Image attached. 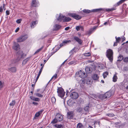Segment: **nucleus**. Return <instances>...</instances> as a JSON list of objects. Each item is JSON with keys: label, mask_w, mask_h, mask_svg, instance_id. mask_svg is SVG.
Instances as JSON below:
<instances>
[{"label": "nucleus", "mask_w": 128, "mask_h": 128, "mask_svg": "<svg viewBox=\"0 0 128 128\" xmlns=\"http://www.w3.org/2000/svg\"><path fill=\"white\" fill-rule=\"evenodd\" d=\"M56 17L58 20L59 22H60L63 20L64 22H67L71 20L70 18L68 17H66L64 16H63L61 14H60V15L57 14L56 16Z\"/></svg>", "instance_id": "nucleus-1"}, {"label": "nucleus", "mask_w": 128, "mask_h": 128, "mask_svg": "<svg viewBox=\"0 0 128 128\" xmlns=\"http://www.w3.org/2000/svg\"><path fill=\"white\" fill-rule=\"evenodd\" d=\"M114 94L113 91H110L106 92L104 94L100 95V97L101 99L103 100L107 98H109Z\"/></svg>", "instance_id": "nucleus-2"}, {"label": "nucleus", "mask_w": 128, "mask_h": 128, "mask_svg": "<svg viewBox=\"0 0 128 128\" xmlns=\"http://www.w3.org/2000/svg\"><path fill=\"white\" fill-rule=\"evenodd\" d=\"M17 56H18L17 58L15 60H13L12 63L14 64L18 61L21 58H24V54L22 50H20L17 52Z\"/></svg>", "instance_id": "nucleus-3"}, {"label": "nucleus", "mask_w": 128, "mask_h": 128, "mask_svg": "<svg viewBox=\"0 0 128 128\" xmlns=\"http://www.w3.org/2000/svg\"><path fill=\"white\" fill-rule=\"evenodd\" d=\"M78 74L79 76L82 78L80 80V82L82 84H84L85 82L84 78L86 77V74L82 70H80L78 72Z\"/></svg>", "instance_id": "nucleus-4"}, {"label": "nucleus", "mask_w": 128, "mask_h": 128, "mask_svg": "<svg viewBox=\"0 0 128 128\" xmlns=\"http://www.w3.org/2000/svg\"><path fill=\"white\" fill-rule=\"evenodd\" d=\"M113 54L112 50L109 49L107 50L106 56L111 62H112L113 60Z\"/></svg>", "instance_id": "nucleus-5"}, {"label": "nucleus", "mask_w": 128, "mask_h": 128, "mask_svg": "<svg viewBox=\"0 0 128 128\" xmlns=\"http://www.w3.org/2000/svg\"><path fill=\"white\" fill-rule=\"evenodd\" d=\"M57 92L58 96L62 98L64 97L65 93L64 89L61 87L58 88Z\"/></svg>", "instance_id": "nucleus-6"}, {"label": "nucleus", "mask_w": 128, "mask_h": 128, "mask_svg": "<svg viewBox=\"0 0 128 128\" xmlns=\"http://www.w3.org/2000/svg\"><path fill=\"white\" fill-rule=\"evenodd\" d=\"M103 10L102 9V8H99V9H94L92 10H86L84 9L83 10V12H84L85 13H89L91 12H99Z\"/></svg>", "instance_id": "nucleus-7"}, {"label": "nucleus", "mask_w": 128, "mask_h": 128, "mask_svg": "<svg viewBox=\"0 0 128 128\" xmlns=\"http://www.w3.org/2000/svg\"><path fill=\"white\" fill-rule=\"evenodd\" d=\"M69 15L76 20H79L81 18V16L75 14H70Z\"/></svg>", "instance_id": "nucleus-8"}, {"label": "nucleus", "mask_w": 128, "mask_h": 128, "mask_svg": "<svg viewBox=\"0 0 128 128\" xmlns=\"http://www.w3.org/2000/svg\"><path fill=\"white\" fill-rule=\"evenodd\" d=\"M97 27V26H94L93 28H91L88 31L86 32V34L90 35L96 30Z\"/></svg>", "instance_id": "nucleus-9"}, {"label": "nucleus", "mask_w": 128, "mask_h": 128, "mask_svg": "<svg viewBox=\"0 0 128 128\" xmlns=\"http://www.w3.org/2000/svg\"><path fill=\"white\" fill-rule=\"evenodd\" d=\"M70 96L73 99H76L78 98L79 95L77 92H73L71 94Z\"/></svg>", "instance_id": "nucleus-10"}, {"label": "nucleus", "mask_w": 128, "mask_h": 128, "mask_svg": "<svg viewBox=\"0 0 128 128\" xmlns=\"http://www.w3.org/2000/svg\"><path fill=\"white\" fill-rule=\"evenodd\" d=\"M56 118L58 121H62L63 118V116L59 113H57L56 115Z\"/></svg>", "instance_id": "nucleus-11"}, {"label": "nucleus", "mask_w": 128, "mask_h": 128, "mask_svg": "<svg viewBox=\"0 0 128 128\" xmlns=\"http://www.w3.org/2000/svg\"><path fill=\"white\" fill-rule=\"evenodd\" d=\"M74 115V112L72 111L69 112H67V117L68 118L70 119H72Z\"/></svg>", "instance_id": "nucleus-12"}, {"label": "nucleus", "mask_w": 128, "mask_h": 128, "mask_svg": "<svg viewBox=\"0 0 128 128\" xmlns=\"http://www.w3.org/2000/svg\"><path fill=\"white\" fill-rule=\"evenodd\" d=\"M13 48L16 50H18L20 49V48L19 44L17 43L14 42L13 46Z\"/></svg>", "instance_id": "nucleus-13"}, {"label": "nucleus", "mask_w": 128, "mask_h": 128, "mask_svg": "<svg viewBox=\"0 0 128 128\" xmlns=\"http://www.w3.org/2000/svg\"><path fill=\"white\" fill-rule=\"evenodd\" d=\"M44 110L43 109H42L39 111L38 112H36L35 114L34 118V119H36V118L39 117L40 115L42 114Z\"/></svg>", "instance_id": "nucleus-14"}, {"label": "nucleus", "mask_w": 128, "mask_h": 128, "mask_svg": "<svg viewBox=\"0 0 128 128\" xmlns=\"http://www.w3.org/2000/svg\"><path fill=\"white\" fill-rule=\"evenodd\" d=\"M39 5L38 0H33L32 2V6L34 7L38 6Z\"/></svg>", "instance_id": "nucleus-15"}, {"label": "nucleus", "mask_w": 128, "mask_h": 128, "mask_svg": "<svg viewBox=\"0 0 128 128\" xmlns=\"http://www.w3.org/2000/svg\"><path fill=\"white\" fill-rule=\"evenodd\" d=\"M71 42L70 40H64L62 41V43L60 45V47L65 45L66 44H68Z\"/></svg>", "instance_id": "nucleus-16"}, {"label": "nucleus", "mask_w": 128, "mask_h": 128, "mask_svg": "<svg viewBox=\"0 0 128 128\" xmlns=\"http://www.w3.org/2000/svg\"><path fill=\"white\" fill-rule=\"evenodd\" d=\"M30 98L32 100L36 102H39L40 100V99L38 98L35 97L33 96H30Z\"/></svg>", "instance_id": "nucleus-17"}, {"label": "nucleus", "mask_w": 128, "mask_h": 128, "mask_svg": "<svg viewBox=\"0 0 128 128\" xmlns=\"http://www.w3.org/2000/svg\"><path fill=\"white\" fill-rule=\"evenodd\" d=\"M61 27V26L60 25L55 24L53 30H56L60 29Z\"/></svg>", "instance_id": "nucleus-18"}, {"label": "nucleus", "mask_w": 128, "mask_h": 128, "mask_svg": "<svg viewBox=\"0 0 128 128\" xmlns=\"http://www.w3.org/2000/svg\"><path fill=\"white\" fill-rule=\"evenodd\" d=\"M8 71L12 72H16V67H12L8 69Z\"/></svg>", "instance_id": "nucleus-19"}, {"label": "nucleus", "mask_w": 128, "mask_h": 128, "mask_svg": "<svg viewBox=\"0 0 128 128\" xmlns=\"http://www.w3.org/2000/svg\"><path fill=\"white\" fill-rule=\"evenodd\" d=\"M86 72V73H90L92 72V69L89 67L86 66L85 69Z\"/></svg>", "instance_id": "nucleus-20"}, {"label": "nucleus", "mask_w": 128, "mask_h": 128, "mask_svg": "<svg viewBox=\"0 0 128 128\" xmlns=\"http://www.w3.org/2000/svg\"><path fill=\"white\" fill-rule=\"evenodd\" d=\"M74 39L76 42H77L80 44H81L82 43V40L80 39L77 36H74Z\"/></svg>", "instance_id": "nucleus-21"}, {"label": "nucleus", "mask_w": 128, "mask_h": 128, "mask_svg": "<svg viewBox=\"0 0 128 128\" xmlns=\"http://www.w3.org/2000/svg\"><path fill=\"white\" fill-rule=\"evenodd\" d=\"M37 23L38 22L37 21L32 22L30 24V26L31 28H33Z\"/></svg>", "instance_id": "nucleus-22"}, {"label": "nucleus", "mask_w": 128, "mask_h": 128, "mask_svg": "<svg viewBox=\"0 0 128 128\" xmlns=\"http://www.w3.org/2000/svg\"><path fill=\"white\" fill-rule=\"evenodd\" d=\"M117 73H116L114 75L113 77L112 78V81L114 82H116L118 79V78L117 76Z\"/></svg>", "instance_id": "nucleus-23"}, {"label": "nucleus", "mask_w": 128, "mask_h": 128, "mask_svg": "<svg viewBox=\"0 0 128 128\" xmlns=\"http://www.w3.org/2000/svg\"><path fill=\"white\" fill-rule=\"evenodd\" d=\"M16 40L17 42H21L24 41V40H23L22 38V36L17 38Z\"/></svg>", "instance_id": "nucleus-24"}, {"label": "nucleus", "mask_w": 128, "mask_h": 128, "mask_svg": "<svg viewBox=\"0 0 128 128\" xmlns=\"http://www.w3.org/2000/svg\"><path fill=\"white\" fill-rule=\"evenodd\" d=\"M34 94L36 96L40 98H42L43 96V95L41 94H40L38 93H36Z\"/></svg>", "instance_id": "nucleus-25"}, {"label": "nucleus", "mask_w": 128, "mask_h": 128, "mask_svg": "<svg viewBox=\"0 0 128 128\" xmlns=\"http://www.w3.org/2000/svg\"><path fill=\"white\" fill-rule=\"evenodd\" d=\"M123 59V57L122 55L120 54L119 56L118 57V60L117 61H120Z\"/></svg>", "instance_id": "nucleus-26"}, {"label": "nucleus", "mask_w": 128, "mask_h": 128, "mask_svg": "<svg viewBox=\"0 0 128 128\" xmlns=\"http://www.w3.org/2000/svg\"><path fill=\"white\" fill-rule=\"evenodd\" d=\"M92 78L94 80H97L98 78V76L97 74H94L92 76Z\"/></svg>", "instance_id": "nucleus-27"}, {"label": "nucleus", "mask_w": 128, "mask_h": 128, "mask_svg": "<svg viewBox=\"0 0 128 128\" xmlns=\"http://www.w3.org/2000/svg\"><path fill=\"white\" fill-rule=\"evenodd\" d=\"M83 127L82 124L80 123L78 124L76 126V128H83Z\"/></svg>", "instance_id": "nucleus-28"}, {"label": "nucleus", "mask_w": 128, "mask_h": 128, "mask_svg": "<svg viewBox=\"0 0 128 128\" xmlns=\"http://www.w3.org/2000/svg\"><path fill=\"white\" fill-rule=\"evenodd\" d=\"M21 36L23 40H24V41L28 37V36L27 34L22 35Z\"/></svg>", "instance_id": "nucleus-29"}, {"label": "nucleus", "mask_w": 128, "mask_h": 128, "mask_svg": "<svg viewBox=\"0 0 128 128\" xmlns=\"http://www.w3.org/2000/svg\"><path fill=\"white\" fill-rule=\"evenodd\" d=\"M128 85V83L127 82H123L122 84L123 87H124V88Z\"/></svg>", "instance_id": "nucleus-30"}, {"label": "nucleus", "mask_w": 128, "mask_h": 128, "mask_svg": "<svg viewBox=\"0 0 128 128\" xmlns=\"http://www.w3.org/2000/svg\"><path fill=\"white\" fill-rule=\"evenodd\" d=\"M30 59V58L29 57L25 59L23 61V64H25L27 62L28 60Z\"/></svg>", "instance_id": "nucleus-31"}, {"label": "nucleus", "mask_w": 128, "mask_h": 128, "mask_svg": "<svg viewBox=\"0 0 128 128\" xmlns=\"http://www.w3.org/2000/svg\"><path fill=\"white\" fill-rule=\"evenodd\" d=\"M43 48V47L42 46V47H41L40 48L38 49L35 52V53L34 54H36L38 53Z\"/></svg>", "instance_id": "nucleus-32"}, {"label": "nucleus", "mask_w": 128, "mask_h": 128, "mask_svg": "<svg viewBox=\"0 0 128 128\" xmlns=\"http://www.w3.org/2000/svg\"><path fill=\"white\" fill-rule=\"evenodd\" d=\"M15 104V102L14 100H12L10 104L9 105L10 106H13Z\"/></svg>", "instance_id": "nucleus-33"}, {"label": "nucleus", "mask_w": 128, "mask_h": 128, "mask_svg": "<svg viewBox=\"0 0 128 128\" xmlns=\"http://www.w3.org/2000/svg\"><path fill=\"white\" fill-rule=\"evenodd\" d=\"M54 126L58 128H61L63 127V126L62 124H56L54 125Z\"/></svg>", "instance_id": "nucleus-34"}, {"label": "nucleus", "mask_w": 128, "mask_h": 128, "mask_svg": "<svg viewBox=\"0 0 128 128\" xmlns=\"http://www.w3.org/2000/svg\"><path fill=\"white\" fill-rule=\"evenodd\" d=\"M84 55L85 56L89 57L90 56L91 54L90 52H88L84 54Z\"/></svg>", "instance_id": "nucleus-35"}, {"label": "nucleus", "mask_w": 128, "mask_h": 128, "mask_svg": "<svg viewBox=\"0 0 128 128\" xmlns=\"http://www.w3.org/2000/svg\"><path fill=\"white\" fill-rule=\"evenodd\" d=\"M58 121L57 119L56 118L53 119V120L51 122L52 124H54L56 123Z\"/></svg>", "instance_id": "nucleus-36"}, {"label": "nucleus", "mask_w": 128, "mask_h": 128, "mask_svg": "<svg viewBox=\"0 0 128 128\" xmlns=\"http://www.w3.org/2000/svg\"><path fill=\"white\" fill-rule=\"evenodd\" d=\"M51 100L52 103H55L56 101V98L54 97H52L51 98Z\"/></svg>", "instance_id": "nucleus-37"}, {"label": "nucleus", "mask_w": 128, "mask_h": 128, "mask_svg": "<svg viewBox=\"0 0 128 128\" xmlns=\"http://www.w3.org/2000/svg\"><path fill=\"white\" fill-rule=\"evenodd\" d=\"M108 74V73L107 72H104L103 74V76L104 78H106L107 75Z\"/></svg>", "instance_id": "nucleus-38"}, {"label": "nucleus", "mask_w": 128, "mask_h": 128, "mask_svg": "<svg viewBox=\"0 0 128 128\" xmlns=\"http://www.w3.org/2000/svg\"><path fill=\"white\" fill-rule=\"evenodd\" d=\"M115 38L116 39V42H119L122 39V38H120L119 37L117 38L116 36Z\"/></svg>", "instance_id": "nucleus-39"}, {"label": "nucleus", "mask_w": 128, "mask_h": 128, "mask_svg": "<svg viewBox=\"0 0 128 128\" xmlns=\"http://www.w3.org/2000/svg\"><path fill=\"white\" fill-rule=\"evenodd\" d=\"M4 86V82L0 81V90L1 88H3Z\"/></svg>", "instance_id": "nucleus-40"}, {"label": "nucleus", "mask_w": 128, "mask_h": 128, "mask_svg": "<svg viewBox=\"0 0 128 128\" xmlns=\"http://www.w3.org/2000/svg\"><path fill=\"white\" fill-rule=\"evenodd\" d=\"M82 110V108L80 107H78L76 109V111L78 112H80Z\"/></svg>", "instance_id": "nucleus-41"}, {"label": "nucleus", "mask_w": 128, "mask_h": 128, "mask_svg": "<svg viewBox=\"0 0 128 128\" xmlns=\"http://www.w3.org/2000/svg\"><path fill=\"white\" fill-rule=\"evenodd\" d=\"M76 62V60H74V61H71L69 62V64H75Z\"/></svg>", "instance_id": "nucleus-42"}, {"label": "nucleus", "mask_w": 128, "mask_h": 128, "mask_svg": "<svg viewBox=\"0 0 128 128\" xmlns=\"http://www.w3.org/2000/svg\"><path fill=\"white\" fill-rule=\"evenodd\" d=\"M57 74H56L54 75L51 79V80L54 79L55 80L57 78Z\"/></svg>", "instance_id": "nucleus-43"}, {"label": "nucleus", "mask_w": 128, "mask_h": 128, "mask_svg": "<svg viewBox=\"0 0 128 128\" xmlns=\"http://www.w3.org/2000/svg\"><path fill=\"white\" fill-rule=\"evenodd\" d=\"M4 4L3 5V6L2 7V6H1L0 7V13H2L3 11V8H4Z\"/></svg>", "instance_id": "nucleus-44"}, {"label": "nucleus", "mask_w": 128, "mask_h": 128, "mask_svg": "<svg viewBox=\"0 0 128 128\" xmlns=\"http://www.w3.org/2000/svg\"><path fill=\"white\" fill-rule=\"evenodd\" d=\"M106 115L109 117H112L114 115L113 114H106Z\"/></svg>", "instance_id": "nucleus-45"}, {"label": "nucleus", "mask_w": 128, "mask_h": 128, "mask_svg": "<svg viewBox=\"0 0 128 128\" xmlns=\"http://www.w3.org/2000/svg\"><path fill=\"white\" fill-rule=\"evenodd\" d=\"M89 108L88 106H86L84 108V110L85 111L88 112V110Z\"/></svg>", "instance_id": "nucleus-46"}, {"label": "nucleus", "mask_w": 128, "mask_h": 128, "mask_svg": "<svg viewBox=\"0 0 128 128\" xmlns=\"http://www.w3.org/2000/svg\"><path fill=\"white\" fill-rule=\"evenodd\" d=\"M123 61L125 62H128V57H126L123 59Z\"/></svg>", "instance_id": "nucleus-47"}, {"label": "nucleus", "mask_w": 128, "mask_h": 128, "mask_svg": "<svg viewBox=\"0 0 128 128\" xmlns=\"http://www.w3.org/2000/svg\"><path fill=\"white\" fill-rule=\"evenodd\" d=\"M115 10L114 8H112L110 9H106V10L107 11H110L112 10Z\"/></svg>", "instance_id": "nucleus-48"}, {"label": "nucleus", "mask_w": 128, "mask_h": 128, "mask_svg": "<svg viewBox=\"0 0 128 128\" xmlns=\"http://www.w3.org/2000/svg\"><path fill=\"white\" fill-rule=\"evenodd\" d=\"M43 68V66H42L40 68V71L39 72V73H38V74H40H40L42 72V71Z\"/></svg>", "instance_id": "nucleus-49"}, {"label": "nucleus", "mask_w": 128, "mask_h": 128, "mask_svg": "<svg viewBox=\"0 0 128 128\" xmlns=\"http://www.w3.org/2000/svg\"><path fill=\"white\" fill-rule=\"evenodd\" d=\"M124 70L125 71H127L128 70V67L127 66L124 67L123 68Z\"/></svg>", "instance_id": "nucleus-50"}, {"label": "nucleus", "mask_w": 128, "mask_h": 128, "mask_svg": "<svg viewBox=\"0 0 128 128\" xmlns=\"http://www.w3.org/2000/svg\"><path fill=\"white\" fill-rule=\"evenodd\" d=\"M80 26H77L76 28V29L77 31H79L80 30Z\"/></svg>", "instance_id": "nucleus-51"}, {"label": "nucleus", "mask_w": 128, "mask_h": 128, "mask_svg": "<svg viewBox=\"0 0 128 128\" xmlns=\"http://www.w3.org/2000/svg\"><path fill=\"white\" fill-rule=\"evenodd\" d=\"M32 104L36 106L38 105V102H32Z\"/></svg>", "instance_id": "nucleus-52"}, {"label": "nucleus", "mask_w": 128, "mask_h": 128, "mask_svg": "<svg viewBox=\"0 0 128 128\" xmlns=\"http://www.w3.org/2000/svg\"><path fill=\"white\" fill-rule=\"evenodd\" d=\"M21 21V19H18L16 20V22L18 24H20V23Z\"/></svg>", "instance_id": "nucleus-53"}, {"label": "nucleus", "mask_w": 128, "mask_h": 128, "mask_svg": "<svg viewBox=\"0 0 128 128\" xmlns=\"http://www.w3.org/2000/svg\"><path fill=\"white\" fill-rule=\"evenodd\" d=\"M40 75V74H38V75L36 77V80L35 81V83H36V82L38 80Z\"/></svg>", "instance_id": "nucleus-54"}, {"label": "nucleus", "mask_w": 128, "mask_h": 128, "mask_svg": "<svg viewBox=\"0 0 128 128\" xmlns=\"http://www.w3.org/2000/svg\"><path fill=\"white\" fill-rule=\"evenodd\" d=\"M6 15H8L10 14V12L8 10H7L6 11Z\"/></svg>", "instance_id": "nucleus-55"}, {"label": "nucleus", "mask_w": 128, "mask_h": 128, "mask_svg": "<svg viewBox=\"0 0 128 128\" xmlns=\"http://www.w3.org/2000/svg\"><path fill=\"white\" fill-rule=\"evenodd\" d=\"M19 27L17 28L15 30V32H18V31L19 30Z\"/></svg>", "instance_id": "nucleus-56"}, {"label": "nucleus", "mask_w": 128, "mask_h": 128, "mask_svg": "<svg viewBox=\"0 0 128 128\" xmlns=\"http://www.w3.org/2000/svg\"><path fill=\"white\" fill-rule=\"evenodd\" d=\"M118 42H114V46H117L118 44Z\"/></svg>", "instance_id": "nucleus-57"}, {"label": "nucleus", "mask_w": 128, "mask_h": 128, "mask_svg": "<svg viewBox=\"0 0 128 128\" xmlns=\"http://www.w3.org/2000/svg\"><path fill=\"white\" fill-rule=\"evenodd\" d=\"M70 28V27L68 26L65 28V30H68Z\"/></svg>", "instance_id": "nucleus-58"}, {"label": "nucleus", "mask_w": 128, "mask_h": 128, "mask_svg": "<svg viewBox=\"0 0 128 128\" xmlns=\"http://www.w3.org/2000/svg\"><path fill=\"white\" fill-rule=\"evenodd\" d=\"M80 30H84V28L83 27L81 26H80Z\"/></svg>", "instance_id": "nucleus-59"}, {"label": "nucleus", "mask_w": 128, "mask_h": 128, "mask_svg": "<svg viewBox=\"0 0 128 128\" xmlns=\"http://www.w3.org/2000/svg\"><path fill=\"white\" fill-rule=\"evenodd\" d=\"M75 48H74L72 49V50H70V53H72V52L74 50Z\"/></svg>", "instance_id": "nucleus-60"}, {"label": "nucleus", "mask_w": 128, "mask_h": 128, "mask_svg": "<svg viewBox=\"0 0 128 128\" xmlns=\"http://www.w3.org/2000/svg\"><path fill=\"white\" fill-rule=\"evenodd\" d=\"M125 40V38L123 36V37L122 38V41L123 42Z\"/></svg>", "instance_id": "nucleus-61"}, {"label": "nucleus", "mask_w": 128, "mask_h": 128, "mask_svg": "<svg viewBox=\"0 0 128 128\" xmlns=\"http://www.w3.org/2000/svg\"><path fill=\"white\" fill-rule=\"evenodd\" d=\"M90 80H88V81L86 82V84H90Z\"/></svg>", "instance_id": "nucleus-62"}, {"label": "nucleus", "mask_w": 128, "mask_h": 128, "mask_svg": "<svg viewBox=\"0 0 128 128\" xmlns=\"http://www.w3.org/2000/svg\"><path fill=\"white\" fill-rule=\"evenodd\" d=\"M36 83H35V82L34 83V84H32V87H34V86H35V84H36Z\"/></svg>", "instance_id": "nucleus-63"}, {"label": "nucleus", "mask_w": 128, "mask_h": 128, "mask_svg": "<svg viewBox=\"0 0 128 128\" xmlns=\"http://www.w3.org/2000/svg\"><path fill=\"white\" fill-rule=\"evenodd\" d=\"M126 89H128V85L125 88Z\"/></svg>", "instance_id": "nucleus-64"}]
</instances>
